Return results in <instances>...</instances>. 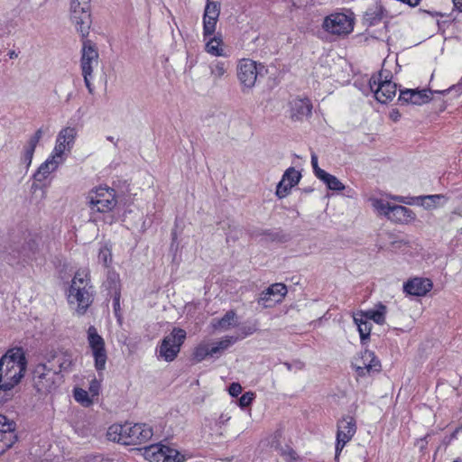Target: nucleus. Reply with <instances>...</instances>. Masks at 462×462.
Here are the masks:
<instances>
[{
  "label": "nucleus",
  "instance_id": "72a5a7b5",
  "mask_svg": "<svg viewBox=\"0 0 462 462\" xmlns=\"http://www.w3.org/2000/svg\"><path fill=\"white\" fill-rule=\"evenodd\" d=\"M370 204L372 208L380 215H383L387 217L389 211L391 209L392 205L381 199L377 198H370Z\"/></svg>",
  "mask_w": 462,
  "mask_h": 462
},
{
  "label": "nucleus",
  "instance_id": "37998d69",
  "mask_svg": "<svg viewBox=\"0 0 462 462\" xmlns=\"http://www.w3.org/2000/svg\"><path fill=\"white\" fill-rule=\"evenodd\" d=\"M254 399V393L252 392H246L239 398V405L242 408L248 407L252 403Z\"/></svg>",
  "mask_w": 462,
  "mask_h": 462
},
{
  "label": "nucleus",
  "instance_id": "20e7f679",
  "mask_svg": "<svg viewBox=\"0 0 462 462\" xmlns=\"http://www.w3.org/2000/svg\"><path fill=\"white\" fill-rule=\"evenodd\" d=\"M87 199L92 214H110L117 206L116 192L107 186L92 189L88 192Z\"/></svg>",
  "mask_w": 462,
  "mask_h": 462
},
{
  "label": "nucleus",
  "instance_id": "ddd939ff",
  "mask_svg": "<svg viewBox=\"0 0 462 462\" xmlns=\"http://www.w3.org/2000/svg\"><path fill=\"white\" fill-rule=\"evenodd\" d=\"M88 342L95 359V367L98 372H102L106 368L107 358L105 341L93 326L88 329Z\"/></svg>",
  "mask_w": 462,
  "mask_h": 462
},
{
  "label": "nucleus",
  "instance_id": "f8f14e48",
  "mask_svg": "<svg viewBox=\"0 0 462 462\" xmlns=\"http://www.w3.org/2000/svg\"><path fill=\"white\" fill-rule=\"evenodd\" d=\"M357 376L365 377L381 371V362L373 351L365 349L352 362Z\"/></svg>",
  "mask_w": 462,
  "mask_h": 462
},
{
  "label": "nucleus",
  "instance_id": "c03bdc74",
  "mask_svg": "<svg viewBox=\"0 0 462 462\" xmlns=\"http://www.w3.org/2000/svg\"><path fill=\"white\" fill-rule=\"evenodd\" d=\"M100 381L93 378L90 382L89 387H88V393L91 395L92 398L97 397L99 394L100 391Z\"/></svg>",
  "mask_w": 462,
  "mask_h": 462
},
{
  "label": "nucleus",
  "instance_id": "c756f323",
  "mask_svg": "<svg viewBox=\"0 0 462 462\" xmlns=\"http://www.w3.org/2000/svg\"><path fill=\"white\" fill-rule=\"evenodd\" d=\"M363 314L369 320H373L376 324L383 325L385 322V317L387 314V307L379 302L374 308L363 311Z\"/></svg>",
  "mask_w": 462,
  "mask_h": 462
},
{
  "label": "nucleus",
  "instance_id": "09e8293b",
  "mask_svg": "<svg viewBox=\"0 0 462 462\" xmlns=\"http://www.w3.org/2000/svg\"><path fill=\"white\" fill-rule=\"evenodd\" d=\"M82 75L84 78L85 85H86L88 92L92 94L93 93V86L91 84L92 74L88 73V74H82Z\"/></svg>",
  "mask_w": 462,
  "mask_h": 462
},
{
  "label": "nucleus",
  "instance_id": "aec40b11",
  "mask_svg": "<svg viewBox=\"0 0 462 462\" xmlns=\"http://www.w3.org/2000/svg\"><path fill=\"white\" fill-rule=\"evenodd\" d=\"M433 287L428 278L414 277L403 283V291L411 296H425Z\"/></svg>",
  "mask_w": 462,
  "mask_h": 462
},
{
  "label": "nucleus",
  "instance_id": "c9c22d12",
  "mask_svg": "<svg viewBox=\"0 0 462 462\" xmlns=\"http://www.w3.org/2000/svg\"><path fill=\"white\" fill-rule=\"evenodd\" d=\"M163 460L162 462H184L185 456L179 452L177 449L164 445Z\"/></svg>",
  "mask_w": 462,
  "mask_h": 462
},
{
  "label": "nucleus",
  "instance_id": "b1692460",
  "mask_svg": "<svg viewBox=\"0 0 462 462\" xmlns=\"http://www.w3.org/2000/svg\"><path fill=\"white\" fill-rule=\"evenodd\" d=\"M238 325V318L235 311H227L221 319H213L210 328L214 332H225Z\"/></svg>",
  "mask_w": 462,
  "mask_h": 462
},
{
  "label": "nucleus",
  "instance_id": "2f4dec72",
  "mask_svg": "<svg viewBox=\"0 0 462 462\" xmlns=\"http://www.w3.org/2000/svg\"><path fill=\"white\" fill-rule=\"evenodd\" d=\"M319 180L331 190L342 191L345 189V185L336 176L327 171H320Z\"/></svg>",
  "mask_w": 462,
  "mask_h": 462
},
{
  "label": "nucleus",
  "instance_id": "7ed1b4c3",
  "mask_svg": "<svg viewBox=\"0 0 462 462\" xmlns=\"http://www.w3.org/2000/svg\"><path fill=\"white\" fill-rule=\"evenodd\" d=\"M106 436L123 445H140L151 439L152 430L145 423H115L108 428Z\"/></svg>",
  "mask_w": 462,
  "mask_h": 462
},
{
  "label": "nucleus",
  "instance_id": "ea45409f",
  "mask_svg": "<svg viewBox=\"0 0 462 462\" xmlns=\"http://www.w3.org/2000/svg\"><path fill=\"white\" fill-rule=\"evenodd\" d=\"M39 251V241L36 238L30 239L26 245L23 247V255L28 259H32L35 256Z\"/></svg>",
  "mask_w": 462,
  "mask_h": 462
},
{
  "label": "nucleus",
  "instance_id": "13d9d810",
  "mask_svg": "<svg viewBox=\"0 0 462 462\" xmlns=\"http://www.w3.org/2000/svg\"><path fill=\"white\" fill-rule=\"evenodd\" d=\"M107 140L110 141L111 143H116L115 138L113 136H108Z\"/></svg>",
  "mask_w": 462,
  "mask_h": 462
},
{
  "label": "nucleus",
  "instance_id": "4c0bfd02",
  "mask_svg": "<svg viewBox=\"0 0 462 462\" xmlns=\"http://www.w3.org/2000/svg\"><path fill=\"white\" fill-rule=\"evenodd\" d=\"M430 99H431V97H430V91H428L426 89H422V90L413 89L411 105L420 106V105L428 103Z\"/></svg>",
  "mask_w": 462,
  "mask_h": 462
},
{
  "label": "nucleus",
  "instance_id": "393cba45",
  "mask_svg": "<svg viewBox=\"0 0 462 462\" xmlns=\"http://www.w3.org/2000/svg\"><path fill=\"white\" fill-rule=\"evenodd\" d=\"M290 106L291 116L294 120H301L311 114L312 106L307 98H294Z\"/></svg>",
  "mask_w": 462,
  "mask_h": 462
},
{
  "label": "nucleus",
  "instance_id": "7c9ffc66",
  "mask_svg": "<svg viewBox=\"0 0 462 462\" xmlns=\"http://www.w3.org/2000/svg\"><path fill=\"white\" fill-rule=\"evenodd\" d=\"M164 445L154 444L144 448L143 456L149 462H162L163 460Z\"/></svg>",
  "mask_w": 462,
  "mask_h": 462
},
{
  "label": "nucleus",
  "instance_id": "3c124183",
  "mask_svg": "<svg viewBox=\"0 0 462 462\" xmlns=\"http://www.w3.org/2000/svg\"><path fill=\"white\" fill-rule=\"evenodd\" d=\"M229 420H230L229 416L221 414L217 421V424L221 427L222 425H225Z\"/></svg>",
  "mask_w": 462,
  "mask_h": 462
},
{
  "label": "nucleus",
  "instance_id": "49530a36",
  "mask_svg": "<svg viewBox=\"0 0 462 462\" xmlns=\"http://www.w3.org/2000/svg\"><path fill=\"white\" fill-rule=\"evenodd\" d=\"M311 166H312V169H313V171H314V174L315 176L319 179V172L320 171H325L324 170L320 169L319 167V164H318V156L316 155L315 152H312L311 153Z\"/></svg>",
  "mask_w": 462,
  "mask_h": 462
},
{
  "label": "nucleus",
  "instance_id": "f3484780",
  "mask_svg": "<svg viewBox=\"0 0 462 462\" xmlns=\"http://www.w3.org/2000/svg\"><path fill=\"white\" fill-rule=\"evenodd\" d=\"M301 179V174L299 171H297L294 167H289L276 187V196L279 199H283L287 197L291 189L298 185Z\"/></svg>",
  "mask_w": 462,
  "mask_h": 462
},
{
  "label": "nucleus",
  "instance_id": "e433bc0d",
  "mask_svg": "<svg viewBox=\"0 0 462 462\" xmlns=\"http://www.w3.org/2000/svg\"><path fill=\"white\" fill-rule=\"evenodd\" d=\"M218 19H213L210 16L203 15V37L207 40L212 36L216 32V27Z\"/></svg>",
  "mask_w": 462,
  "mask_h": 462
},
{
  "label": "nucleus",
  "instance_id": "8fccbe9b",
  "mask_svg": "<svg viewBox=\"0 0 462 462\" xmlns=\"http://www.w3.org/2000/svg\"><path fill=\"white\" fill-rule=\"evenodd\" d=\"M389 117L393 122H397L401 118V113L398 111V109H392L389 113Z\"/></svg>",
  "mask_w": 462,
  "mask_h": 462
},
{
  "label": "nucleus",
  "instance_id": "1a4fd4ad",
  "mask_svg": "<svg viewBox=\"0 0 462 462\" xmlns=\"http://www.w3.org/2000/svg\"><path fill=\"white\" fill-rule=\"evenodd\" d=\"M322 28L329 34L345 36L353 31L354 19L344 13H333L324 18Z\"/></svg>",
  "mask_w": 462,
  "mask_h": 462
},
{
  "label": "nucleus",
  "instance_id": "5701e85b",
  "mask_svg": "<svg viewBox=\"0 0 462 462\" xmlns=\"http://www.w3.org/2000/svg\"><path fill=\"white\" fill-rule=\"evenodd\" d=\"M97 50L90 45L89 42H84L81 57L82 74H92L94 67L97 65Z\"/></svg>",
  "mask_w": 462,
  "mask_h": 462
},
{
  "label": "nucleus",
  "instance_id": "412c9836",
  "mask_svg": "<svg viewBox=\"0 0 462 462\" xmlns=\"http://www.w3.org/2000/svg\"><path fill=\"white\" fill-rule=\"evenodd\" d=\"M45 133L46 129L40 127L34 132L33 134L29 137L27 142L24 143L21 154V162L25 165L26 168L31 166L35 149Z\"/></svg>",
  "mask_w": 462,
  "mask_h": 462
},
{
  "label": "nucleus",
  "instance_id": "2eb2a0df",
  "mask_svg": "<svg viewBox=\"0 0 462 462\" xmlns=\"http://www.w3.org/2000/svg\"><path fill=\"white\" fill-rule=\"evenodd\" d=\"M259 67L254 60L250 59H242L237 64V78L244 88H252L257 79Z\"/></svg>",
  "mask_w": 462,
  "mask_h": 462
},
{
  "label": "nucleus",
  "instance_id": "c85d7f7f",
  "mask_svg": "<svg viewBox=\"0 0 462 462\" xmlns=\"http://www.w3.org/2000/svg\"><path fill=\"white\" fill-rule=\"evenodd\" d=\"M205 43V51L215 57L225 56V50L223 47V40L220 34L212 35L208 37L207 40H204Z\"/></svg>",
  "mask_w": 462,
  "mask_h": 462
},
{
  "label": "nucleus",
  "instance_id": "6ab92c4d",
  "mask_svg": "<svg viewBox=\"0 0 462 462\" xmlns=\"http://www.w3.org/2000/svg\"><path fill=\"white\" fill-rule=\"evenodd\" d=\"M287 293V287L283 283H274L263 291L258 300L264 308L273 307L281 302Z\"/></svg>",
  "mask_w": 462,
  "mask_h": 462
},
{
  "label": "nucleus",
  "instance_id": "f704fd0d",
  "mask_svg": "<svg viewBox=\"0 0 462 462\" xmlns=\"http://www.w3.org/2000/svg\"><path fill=\"white\" fill-rule=\"evenodd\" d=\"M73 396L78 402L85 407H88L93 403V398L89 393L82 388H75Z\"/></svg>",
  "mask_w": 462,
  "mask_h": 462
},
{
  "label": "nucleus",
  "instance_id": "603ef678",
  "mask_svg": "<svg viewBox=\"0 0 462 462\" xmlns=\"http://www.w3.org/2000/svg\"><path fill=\"white\" fill-rule=\"evenodd\" d=\"M455 6L462 11V0H452Z\"/></svg>",
  "mask_w": 462,
  "mask_h": 462
},
{
  "label": "nucleus",
  "instance_id": "6e6d98bb",
  "mask_svg": "<svg viewBox=\"0 0 462 462\" xmlns=\"http://www.w3.org/2000/svg\"><path fill=\"white\" fill-rule=\"evenodd\" d=\"M9 56H10V58H14V57H16L17 55H16V53H15L14 51H11V52L9 53Z\"/></svg>",
  "mask_w": 462,
  "mask_h": 462
},
{
  "label": "nucleus",
  "instance_id": "5fc2aeb1",
  "mask_svg": "<svg viewBox=\"0 0 462 462\" xmlns=\"http://www.w3.org/2000/svg\"><path fill=\"white\" fill-rule=\"evenodd\" d=\"M107 218H108L107 222H108L109 224H112V223L115 221L114 217H113V216H111V215H108V216H107Z\"/></svg>",
  "mask_w": 462,
  "mask_h": 462
},
{
  "label": "nucleus",
  "instance_id": "79ce46f5",
  "mask_svg": "<svg viewBox=\"0 0 462 462\" xmlns=\"http://www.w3.org/2000/svg\"><path fill=\"white\" fill-rule=\"evenodd\" d=\"M98 261L105 266H108L112 262L111 249L107 245H104L99 249Z\"/></svg>",
  "mask_w": 462,
  "mask_h": 462
},
{
  "label": "nucleus",
  "instance_id": "052dcab7",
  "mask_svg": "<svg viewBox=\"0 0 462 462\" xmlns=\"http://www.w3.org/2000/svg\"><path fill=\"white\" fill-rule=\"evenodd\" d=\"M453 462H462V458L458 457V458L455 459Z\"/></svg>",
  "mask_w": 462,
  "mask_h": 462
},
{
  "label": "nucleus",
  "instance_id": "de8ad7c7",
  "mask_svg": "<svg viewBox=\"0 0 462 462\" xmlns=\"http://www.w3.org/2000/svg\"><path fill=\"white\" fill-rule=\"evenodd\" d=\"M231 396H238L242 393V386L238 383H233L228 389Z\"/></svg>",
  "mask_w": 462,
  "mask_h": 462
},
{
  "label": "nucleus",
  "instance_id": "dca6fc26",
  "mask_svg": "<svg viewBox=\"0 0 462 462\" xmlns=\"http://www.w3.org/2000/svg\"><path fill=\"white\" fill-rule=\"evenodd\" d=\"M356 432V420L351 416L344 417L337 422L336 452L343 449Z\"/></svg>",
  "mask_w": 462,
  "mask_h": 462
},
{
  "label": "nucleus",
  "instance_id": "bb28decb",
  "mask_svg": "<svg viewBox=\"0 0 462 462\" xmlns=\"http://www.w3.org/2000/svg\"><path fill=\"white\" fill-rule=\"evenodd\" d=\"M229 69L230 62L228 60H215L210 62L209 72L214 84H217L220 80L225 79Z\"/></svg>",
  "mask_w": 462,
  "mask_h": 462
},
{
  "label": "nucleus",
  "instance_id": "f257e3e1",
  "mask_svg": "<svg viewBox=\"0 0 462 462\" xmlns=\"http://www.w3.org/2000/svg\"><path fill=\"white\" fill-rule=\"evenodd\" d=\"M67 300L69 307L77 315L82 316L87 312L94 300L88 269H79L76 272L68 291Z\"/></svg>",
  "mask_w": 462,
  "mask_h": 462
},
{
  "label": "nucleus",
  "instance_id": "9b49d317",
  "mask_svg": "<svg viewBox=\"0 0 462 462\" xmlns=\"http://www.w3.org/2000/svg\"><path fill=\"white\" fill-rule=\"evenodd\" d=\"M77 134L78 132L75 127L67 126L62 128L57 134L51 153L65 162L74 147Z\"/></svg>",
  "mask_w": 462,
  "mask_h": 462
},
{
  "label": "nucleus",
  "instance_id": "a19ab883",
  "mask_svg": "<svg viewBox=\"0 0 462 462\" xmlns=\"http://www.w3.org/2000/svg\"><path fill=\"white\" fill-rule=\"evenodd\" d=\"M220 14V6L217 2H208L205 7L204 15L210 16L213 19H218Z\"/></svg>",
  "mask_w": 462,
  "mask_h": 462
},
{
  "label": "nucleus",
  "instance_id": "a878e982",
  "mask_svg": "<svg viewBox=\"0 0 462 462\" xmlns=\"http://www.w3.org/2000/svg\"><path fill=\"white\" fill-rule=\"evenodd\" d=\"M387 218L396 223H408L415 219V214L404 206L392 205Z\"/></svg>",
  "mask_w": 462,
  "mask_h": 462
},
{
  "label": "nucleus",
  "instance_id": "bf43d9fd",
  "mask_svg": "<svg viewBox=\"0 0 462 462\" xmlns=\"http://www.w3.org/2000/svg\"><path fill=\"white\" fill-rule=\"evenodd\" d=\"M290 457L293 460H295L294 453H290Z\"/></svg>",
  "mask_w": 462,
  "mask_h": 462
},
{
  "label": "nucleus",
  "instance_id": "0eeeda50",
  "mask_svg": "<svg viewBox=\"0 0 462 462\" xmlns=\"http://www.w3.org/2000/svg\"><path fill=\"white\" fill-rule=\"evenodd\" d=\"M184 329L174 328L170 335L164 337L159 346V356L166 362L173 361L180 351V346L186 339Z\"/></svg>",
  "mask_w": 462,
  "mask_h": 462
},
{
  "label": "nucleus",
  "instance_id": "864d4df0",
  "mask_svg": "<svg viewBox=\"0 0 462 462\" xmlns=\"http://www.w3.org/2000/svg\"><path fill=\"white\" fill-rule=\"evenodd\" d=\"M93 462H106L101 457L97 456L93 457Z\"/></svg>",
  "mask_w": 462,
  "mask_h": 462
},
{
  "label": "nucleus",
  "instance_id": "a211bd4d",
  "mask_svg": "<svg viewBox=\"0 0 462 462\" xmlns=\"http://www.w3.org/2000/svg\"><path fill=\"white\" fill-rule=\"evenodd\" d=\"M15 424L0 414V455L10 448L17 440Z\"/></svg>",
  "mask_w": 462,
  "mask_h": 462
},
{
  "label": "nucleus",
  "instance_id": "6e6552de",
  "mask_svg": "<svg viewBox=\"0 0 462 462\" xmlns=\"http://www.w3.org/2000/svg\"><path fill=\"white\" fill-rule=\"evenodd\" d=\"M61 382L62 375L57 374L42 363L35 366L33 370V383L39 393H51Z\"/></svg>",
  "mask_w": 462,
  "mask_h": 462
},
{
  "label": "nucleus",
  "instance_id": "f03ea898",
  "mask_svg": "<svg viewBox=\"0 0 462 462\" xmlns=\"http://www.w3.org/2000/svg\"><path fill=\"white\" fill-rule=\"evenodd\" d=\"M26 370L22 348H12L0 358V390L9 391L17 385Z\"/></svg>",
  "mask_w": 462,
  "mask_h": 462
},
{
  "label": "nucleus",
  "instance_id": "4468645a",
  "mask_svg": "<svg viewBox=\"0 0 462 462\" xmlns=\"http://www.w3.org/2000/svg\"><path fill=\"white\" fill-rule=\"evenodd\" d=\"M392 199L397 202L408 205H419L426 210H433L443 207L448 199L442 194L424 195L413 198H406L402 196H393Z\"/></svg>",
  "mask_w": 462,
  "mask_h": 462
},
{
  "label": "nucleus",
  "instance_id": "4be33fe9",
  "mask_svg": "<svg viewBox=\"0 0 462 462\" xmlns=\"http://www.w3.org/2000/svg\"><path fill=\"white\" fill-rule=\"evenodd\" d=\"M63 163V160L51 152L48 158L39 166L35 172V180L40 182L45 180L51 173L54 172Z\"/></svg>",
  "mask_w": 462,
  "mask_h": 462
},
{
  "label": "nucleus",
  "instance_id": "58836bf2",
  "mask_svg": "<svg viewBox=\"0 0 462 462\" xmlns=\"http://www.w3.org/2000/svg\"><path fill=\"white\" fill-rule=\"evenodd\" d=\"M210 347L206 343H200L198 345L193 352V358L197 362H201L207 356H211Z\"/></svg>",
  "mask_w": 462,
  "mask_h": 462
},
{
  "label": "nucleus",
  "instance_id": "423d86ee",
  "mask_svg": "<svg viewBox=\"0 0 462 462\" xmlns=\"http://www.w3.org/2000/svg\"><path fill=\"white\" fill-rule=\"evenodd\" d=\"M70 19L76 30L86 37L92 23L90 0H70Z\"/></svg>",
  "mask_w": 462,
  "mask_h": 462
},
{
  "label": "nucleus",
  "instance_id": "9d476101",
  "mask_svg": "<svg viewBox=\"0 0 462 462\" xmlns=\"http://www.w3.org/2000/svg\"><path fill=\"white\" fill-rule=\"evenodd\" d=\"M73 354L68 350L58 349L47 355L46 362L42 363L59 375L69 373L74 365Z\"/></svg>",
  "mask_w": 462,
  "mask_h": 462
},
{
  "label": "nucleus",
  "instance_id": "a18cd8bd",
  "mask_svg": "<svg viewBox=\"0 0 462 462\" xmlns=\"http://www.w3.org/2000/svg\"><path fill=\"white\" fill-rule=\"evenodd\" d=\"M413 89L401 90L399 95V101L402 104H411Z\"/></svg>",
  "mask_w": 462,
  "mask_h": 462
},
{
  "label": "nucleus",
  "instance_id": "4d7b16f0",
  "mask_svg": "<svg viewBox=\"0 0 462 462\" xmlns=\"http://www.w3.org/2000/svg\"><path fill=\"white\" fill-rule=\"evenodd\" d=\"M457 432H458V430H456L452 433L451 438H452V439H455V438L457 437Z\"/></svg>",
  "mask_w": 462,
  "mask_h": 462
},
{
  "label": "nucleus",
  "instance_id": "39448f33",
  "mask_svg": "<svg viewBox=\"0 0 462 462\" xmlns=\"http://www.w3.org/2000/svg\"><path fill=\"white\" fill-rule=\"evenodd\" d=\"M370 90L374 93L375 99L386 104L396 95L397 86L390 79V72L381 70L374 74L369 80Z\"/></svg>",
  "mask_w": 462,
  "mask_h": 462
},
{
  "label": "nucleus",
  "instance_id": "473e14b6",
  "mask_svg": "<svg viewBox=\"0 0 462 462\" xmlns=\"http://www.w3.org/2000/svg\"><path fill=\"white\" fill-rule=\"evenodd\" d=\"M236 340H237V337H235L226 336V337H223L221 340L215 343L210 347L211 356L216 354H219V353L225 351L226 349L230 347L235 342H236Z\"/></svg>",
  "mask_w": 462,
  "mask_h": 462
},
{
  "label": "nucleus",
  "instance_id": "cd10ccee",
  "mask_svg": "<svg viewBox=\"0 0 462 462\" xmlns=\"http://www.w3.org/2000/svg\"><path fill=\"white\" fill-rule=\"evenodd\" d=\"M355 324L357 326V329L360 335V340L362 345L366 344V340L369 338L372 324L369 319L360 311L353 316Z\"/></svg>",
  "mask_w": 462,
  "mask_h": 462
}]
</instances>
